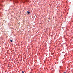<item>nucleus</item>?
<instances>
[{
  "label": "nucleus",
  "mask_w": 73,
  "mask_h": 73,
  "mask_svg": "<svg viewBox=\"0 0 73 73\" xmlns=\"http://www.w3.org/2000/svg\"><path fill=\"white\" fill-rule=\"evenodd\" d=\"M27 13H28V14H29V13H30V12L29 11H27Z\"/></svg>",
  "instance_id": "nucleus-1"
},
{
  "label": "nucleus",
  "mask_w": 73,
  "mask_h": 73,
  "mask_svg": "<svg viewBox=\"0 0 73 73\" xmlns=\"http://www.w3.org/2000/svg\"><path fill=\"white\" fill-rule=\"evenodd\" d=\"M27 2H29V0H27Z\"/></svg>",
  "instance_id": "nucleus-2"
},
{
  "label": "nucleus",
  "mask_w": 73,
  "mask_h": 73,
  "mask_svg": "<svg viewBox=\"0 0 73 73\" xmlns=\"http://www.w3.org/2000/svg\"><path fill=\"white\" fill-rule=\"evenodd\" d=\"M10 41H11V42H12L13 41L12 40H11Z\"/></svg>",
  "instance_id": "nucleus-3"
},
{
  "label": "nucleus",
  "mask_w": 73,
  "mask_h": 73,
  "mask_svg": "<svg viewBox=\"0 0 73 73\" xmlns=\"http://www.w3.org/2000/svg\"><path fill=\"white\" fill-rule=\"evenodd\" d=\"M22 73H24V71H22Z\"/></svg>",
  "instance_id": "nucleus-4"
},
{
  "label": "nucleus",
  "mask_w": 73,
  "mask_h": 73,
  "mask_svg": "<svg viewBox=\"0 0 73 73\" xmlns=\"http://www.w3.org/2000/svg\"><path fill=\"white\" fill-rule=\"evenodd\" d=\"M66 73V72H64V73Z\"/></svg>",
  "instance_id": "nucleus-5"
}]
</instances>
